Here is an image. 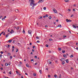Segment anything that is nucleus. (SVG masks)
Wrapping results in <instances>:
<instances>
[{
    "label": "nucleus",
    "mask_w": 78,
    "mask_h": 78,
    "mask_svg": "<svg viewBox=\"0 0 78 78\" xmlns=\"http://www.w3.org/2000/svg\"><path fill=\"white\" fill-rule=\"evenodd\" d=\"M73 27L74 28H76V27L74 25H73Z\"/></svg>",
    "instance_id": "9d476101"
},
{
    "label": "nucleus",
    "mask_w": 78,
    "mask_h": 78,
    "mask_svg": "<svg viewBox=\"0 0 78 78\" xmlns=\"http://www.w3.org/2000/svg\"><path fill=\"white\" fill-rule=\"evenodd\" d=\"M76 45H78V43H76Z\"/></svg>",
    "instance_id": "680f3d73"
},
{
    "label": "nucleus",
    "mask_w": 78,
    "mask_h": 78,
    "mask_svg": "<svg viewBox=\"0 0 78 78\" xmlns=\"http://www.w3.org/2000/svg\"><path fill=\"white\" fill-rule=\"evenodd\" d=\"M5 20V18H2V20Z\"/></svg>",
    "instance_id": "f704fd0d"
},
{
    "label": "nucleus",
    "mask_w": 78,
    "mask_h": 78,
    "mask_svg": "<svg viewBox=\"0 0 78 78\" xmlns=\"http://www.w3.org/2000/svg\"><path fill=\"white\" fill-rule=\"evenodd\" d=\"M23 33L24 34H25V30L24 29H23Z\"/></svg>",
    "instance_id": "9b49d317"
},
{
    "label": "nucleus",
    "mask_w": 78,
    "mask_h": 78,
    "mask_svg": "<svg viewBox=\"0 0 78 78\" xmlns=\"http://www.w3.org/2000/svg\"><path fill=\"white\" fill-rule=\"evenodd\" d=\"M10 47V46L9 45V44H8V45L7 48H9Z\"/></svg>",
    "instance_id": "ea45409f"
},
{
    "label": "nucleus",
    "mask_w": 78,
    "mask_h": 78,
    "mask_svg": "<svg viewBox=\"0 0 78 78\" xmlns=\"http://www.w3.org/2000/svg\"><path fill=\"white\" fill-rule=\"evenodd\" d=\"M54 77L55 78H57V77H58V76H57V75H55Z\"/></svg>",
    "instance_id": "aec40b11"
},
{
    "label": "nucleus",
    "mask_w": 78,
    "mask_h": 78,
    "mask_svg": "<svg viewBox=\"0 0 78 78\" xmlns=\"http://www.w3.org/2000/svg\"><path fill=\"white\" fill-rule=\"evenodd\" d=\"M35 48V46H34L33 47V48Z\"/></svg>",
    "instance_id": "13d9d810"
},
{
    "label": "nucleus",
    "mask_w": 78,
    "mask_h": 78,
    "mask_svg": "<svg viewBox=\"0 0 78 78\" xmlns=\"http://www.w3.org/2000/svg\"><path fill=\"white\" fill-rule=\"evenodd\" d=\"M30 55H33V52H30Z\"/></svg>",
    "instance_id": "052dcab7"
},
{
    "label": "nucleus",
    "mask_w": 78,
    "mask_h": 78,
    "mask_svg": "<svg viewBox=\"0 0 78 78\" xmlns=\"http://www.w3.org/2000/svg\"><path fill=\"white\" fill-rule=\"evenodd\" d=\"M8 56H10L11 55V53H8Z\"/></svg>",
    "instance_id": "c85d7f7f"
},
{
    "label": "nucleus",
    "mask_w": 78,
    "mask_h": 78,
    "mask_svg": "<svg viewBox=\"0 0 78 78\" xmlns=\"http://www.w3.org/2000/svg\"><path fill=\"white\" fill-rule=\"evenodd\" d=\"M39 72L41 74L42 73V71L40 70L39 71Z\"/></svg>",
    "instance_id": "b1692460"
},
{
    "label": "nucleus",
    "mask_w": 78,
    "mask_h": 78,
    "mask_svg": "<svg viewBox=\"0 0 78 78\" xmlns=\"http://www.w3.org/2000/svg\"><path fill=\"white\" fill-rule=\"evenodd\" d=\"M32 51H33V52L34 51V49H32Z\"/></svg>",
    "instance_id": "de8ad7c7"
},
{
    "label": "nucleus",
    "mask_w": 78,
    "mask_h": 78,
    "mask_svg": "<svg viewBox=\"0 0 78 78\" xmlns=\"http://www.w3.org/2000/svg\"><path fill=\"white\" fill-rule=\"evenodd\" d=\"M18 46H21V44L20 43H18Z\"/></svg>",
    "instance_id": "412c9836"
},
{
    "label": "nucleus",
    "mask_w": 78,
    "mask_h": 78,
    "mask_svg": "<svg viewBox=\"0 0 78 78\" xmlns=\"http://www.w3.org/2000/svg\"><path fill=\"white\" fill-rule=\"evenodd\" d=\"M49 41H53V40H52V39H49Z\"/></svg>",
    "instance_id": "bb28decb"
},
{
    "label": "nucleus",
    "mask_w": 78,
    "mask_h": 78,
    "mask_svg": "<svg viewBox=\"0 0 78 78\" xmlns=\"http://www.w3.org/2000/svg\"><path fill=\"white\" fill-rule=\"evenodd\" d=\"M15 41H14V40H13V43H14Z\"/></svg>",
    "instance_id": "774afa93"
},
{
    "label": "nucleus",
    "mask_w": 78,
    "mask_h": 78,
    "mask_svg": "<svg viewBox=\"0 0 78 78\" xmlns=\"http://www.w3.org/2000/svg\"><path fill=\"white\" fill-rule=\"evenodd\" d=\"M7 31H8V32H9L10 31L9 30H7Z\"/></svg>",
    "instance_id": "0e129e2a"
},
{
    "label": "nucleus",
    "mask_w": 78,
    "mask_h": 78,
    "mask_svg": "<svg viewBox=\"0 0 78 78\" xmlns=\"http://www.w3.org/2000/svg\"><path fill=\"white\" fill-rule=\"evenodd\" d=\"M44 0H39L38 2V3H43V2H44Z\"/></svg>",
    "instance_id": "f03ea898"
},
{
    "label": "nucleus",
    "mask_w": 78,
    "mask_h": 78,
    "mask_svg": "<svg viewBox=\"0 0 78 78\" xmlns=\"http://www.w3.org/2000/svg\"><path fill=\"white\" fill-rule=\"evenodd\" d=\"M29 2L30 3V6H32L31 9H34V6H36L37 3H34V0H29Z\"/></svg>",
    "instance_id": "f257e3e1"
},
{
    "label": "nucleus",
    "mask_w": 78,
    "mask_h": 78,
    "mask_svg": "<svg viewBox=\"0 0 78 78\" xmlns=\"http://www.w3.org/2000/svg\"><path fill=\"white\" fill-rule=\"evenodd\" d=\"M66 62L67 63H69V60L68 59H67L66 60Z\"/></svg>",
    "instance_id": "1a4fd4ad"
},
{
    "label": "nucleus",
    "mask_w": 78,
    "mask_h": 78,
    "mask_svg": "<svg viewBox=\"0 0 78 78\" xmlns=\"http://www.w3.org/2000/svg\"><path fill=\"white\" fill-rule=\"evenodd\" d=\"M58 14H59L60 15H61L62 16V17H63V16L62 15V14H61L60 13H58Z\"/></svg>",
    "instance_id": "58836bf2"
},
{
    "label": "nucleus",
    "mask_w": 78,
    "mask_h": 78,
    "mask_svg": "<svg viewBox=\"0 0 78 78\" xmlns=\"http://www.w3.org/2000/svg\"><path fill=\"white\" fill-rule=\"evenodd\" d=\"M1 54H3V52L2 51H1Z\"/></svg>",
    "instance_id": "c03bdc74"
},
{
    "label": "nucleus",
    "mask_w": 78,
    "mask_h": 78,
    "mask_svg": "<svg viewBox=\"0 0 78 78\" xmlns=\"http://www.w3.org/2000/svg\"><path fill=\"white\" fill-rule=\"evenodd\" d=\"M43 9H44V10H46V7H44Z\"/></svg>",
    "instance_id": "c9c22d12"
},
{
    "label": "nucleus",
    "mask_w": 78,
    "mask_h": 78,
    "mask_svg": "<svg viewBox=\"0 0 78 78\" xmlns=\"http://www.w3.org/2000/svg\"><path fill=\"white\" fill-rule=\"evenodd\" d=\"M57 27H62V26H61V25L59 24L57 26Z\"/></svg>",
    "instance_id": "0eeeda50"
},
{
    "label": "nucleus",
    "mask_w": 78,
    "mask_h": 78,
    "mask_svg": "<svg viewBox=\"0 0 78 78\" xmlns=\"http://www.w3.org/2000/svg\"><path fill=\"white\" fill-rule=\"evenodd\" d=\"M46 47H48V44H46Z\"/></svg>",
    "instance_id": "79ce46f5"
},
{
    "label": "nucleus",
    "mask_w": 78,
    "mask_h": 78,
    "mask_svg": "<svg viewBox=\"0 0 78 78\" xmlns=\"http://www.w3.org/2000/svg\"><path fill=\"white\" fill-rule=\"evenodd\" d=\"M18 66H19V67H21V65L19 64V65H18Z\"/></svg>",
    "instance_id": "603ef678"
},
{
    "label": "nucleus",
    "mask_w": 78,
    "mask_h": 78,
    "mask_svg": "<svg viewBox=\"0 0 78 78\" xmlns=\"http://www.w3.org/2000/svg\"><path fill=\"white\" fill-rule=\"evenodd\" d=\"M15 11H16V12H19V10L17 9H16L15 10Z\"/></svg>",
    "instance_id": "473e14b6"
},
{
    "label": "nucleus",
    "mask_w": 78,
    "mask_h": 78,
    "mask_svg": "<svg viewBox=\"0 0 78 78\" xmlns=\"http://www.w3.org/2000/svg\"><path fill=\"white\" fill-rule=\"evenodd\" d=\"M63 38H64L65 37H66V36L63 35Z\"/></svg>",
    "instance_id": "2f4dec72"
},
{
    "label": "nucleus",
    "mask_w": 78,
    "mask_h": 78,
    "mask_svg": "<svg viewBox=\"0 0 78 78\" xmlns=\"http://www.w3.org/2000/svg\"><path fill=\"white\" fill-rule=\"evenodd\" d=\"M33 75H34V76H36V74L35 73H33Z\"/></svg>",
    "instance_id": "2eb2a0df"
},
{
    "label": "nucleus",
    "mask_w": 78,
    "mask_h": 78,
    "mask_svg": "<svg viewBox=\"0 0 78 78\" xmlns=\"http://www.w3.org/2000/svg\"><path fill=\"white\" fill-rule=\"evenodd\" d=\"M60 60L62 62H65V61H66V59L64 58H61L60 59Z\"/></svg>",
    "instance_id": "7ed1b4c3"
},
{
    "label": "nucleus",
    "mask_w": 78,
    "mask_h": 78,
    "mask_svg": "<svg viewBox=\"0 0 78 78\" xmlns=\"http://www.w3.org/2000/svg\"><path fill=\"white\" fill-rule=\"evenodd\" d=\"M26 67H29V65L28 64H26Z\"/></svg>",
    "instance_id": "dca6fc26"
},
{
    "label": "nucleus",
    "mask_w": 78,
    "mask_h": 78,
    "mask_svg": "<svg viewBox=\"0 0 78 78\" xmlns=\"http://www.w3.org/2000/svg\"><path fill=\"white\" fill-rule=\"evenodd\" d=\"M19 27H17V28H16V30H19Z\"/></svg>",
    "instance_id": "e433bc0d"
},
{
    "label": "nucleus",
    "mask_w": 78,
    "mask_h": 78,
    "mask_svg": "<svg viewBox=\"0 0 78 78\" xmlns=\"http://www.w3.org/2000/svg\"><path fill=\"white\" fill-rule=\"evenodd\" d=\"M48 78H50V75H48Z\"/></svg>",
    "instance_id": "49530a36"
},
{
    "label": "nucleus",
    "mask_w": 78,
    "mask_h": 78,
    "mask_svg": "<svg viewBox=\"0 0 78 78\" xmlns=\"http://www.w3.org/2000/svg\"><path fill=\"white\" fill-rule=\"evenodd\" d=\"M49 53H50L51 52V51H49Z\"/></svg>",
    "instance_id": "69168bd1"
},
{
    "label": "nucleus",
    "mask_w": 78,
    "mask_h": 78,
    "mask_svg": "<svg viewBox=\"0 0 78 78\" xmlns=\"http://www.w3.org/2000/svg\"><path fill=\"white\" fill-rule=\"evenodd\" d=\"M49 19H51V16H50L49 17Z\"/></svg>",
    "instance_id": "4c0bfd02"
},
{
    "label": "nucleus",
    "mask_w": 78,
    "mask_h": 78,
    "mask_svg": "<svg viewBox=\"0 0 78 78\" xmlns=\"http://www.w3.org/2000/svg\"><path fill=\"white\" fill-rule=\"evenodd\" d=\"M36 38L37 39H39V37H36Z\"/></svg>",
    "instance_id": "4be33fe9"
},
{
    "label": "nucleus",
    "mask_w": 78,
    "mask_h": 78,
    "mask_svg": "<svg viewBox=\"0 0 78 78\" xmlns=\"http://www.w3.org/2000/svg\"><path fill=\"white\" fill-rule=\"evenodd\" d=\"M63 56L64 58H67V55H66L64 54L63 55Z\"/></svg>",
    "instance_id": "6e6552de"
},
{
    "label": "nucleus",
    "mask_w": 78,
    "mask_h": 78,
    "mask_svg": "<svg viewBox=\"0 0 78 78\" xmlns=\"http://www.w3.org/2000/svg\"><path fill=\"white\" fill-rule=\"evenodd\" d=\"M18 51H19V49H16V52H17Z\"/></svg>",
    "instance_id": "a878e982"
},
{
    "label": "nucleus",
    "mask_w": 78,
    "mask_h": 78,
    "mask_svg": "<svg viewBox=\"0 0 78 78\" xmlns=\"http://www.w3.org/2000/svg\"><path fill=\"white\" fill-rule=\"evenodd\" d=\"M8 66V63H5V66Z\"/></svg>",
    "instance_id": "72a5a7b5"
},
{
    "label": "nucleus",
    "mask_w": 78,
    "mask_h": 78,
    "mask_svg": "<svg viewBox=\"0 0 78 78\" xmlns=\"http://www.w3.org/2000/svg\"><path fill=\"white\" fill-rule=\"evenodd\" d=\"M65 50H62V52L63 53H65Z\"/></svg>",
    "instance_id": "6ab92c4d"
},
{
    "label": "nucleus",
    "mask_w": 78,
    "mask_h": 78,
    "mask_svg": "<svg viewBox=\"0 0 78 78\" xmlns=\"http://www.w3.org/2000/svg\"><path fill=\"white\" fill-rule=\"evenodd\" d=\"M53 11H54L55 13H58V12H57V11L56 10L53 9Z\"/></svg>",
    "instance_id": "423d86ee"
},
{
    "label": "nucleus",
    "mask_w": 78,
    "mask_h": 78,
    "mask_svg": "<svg viewBox=\"0 0 78 78\" xmlns=\"http://www.w3.org/2000/svg\"><path fill=\"white\" fill-rule=\"evenodd\" d=\"M14 33V31H13V30H11V32H10V33Z\"/></svg>",
    "instance_id": "4468645a"
},
{
    "label": "nucleus",
    "mask_w": 78,
    "mask_h": 78,
    "mask_svg": "<svg viewBox=\"0 0 78 78\" xmlns=\"http://www.w3.org/2000/svg\"><path fill=\"white\" fill-rule=\"evenodd\" d=\"M9 73L10 74V75H11V71H10L9 72Z\"/></svg>",
    "instance_id": "c756f323"
},
{
    "label": "nucleus",
    "mask_w": 78,
    "mask_h": 78,
    "mask_svg": "<svg viewBox=\"0 0 78 78\" xmlns=\"http://www.w3.org/2000/svg\"><path fill=\"white\" fill-rule=\"evenodd\" d=\"M58 50H59V51H61V48H58Z\"/></svg>",
    "instance_id": "7c9ffc66"
},
{
    "label": "nucleus",
    "mask_w": 78,
    "mask_h": 78,
    "mask_svg": "<svg viewBox=\"0 0 78 78\" xmlns=\"http://www.w3.org/2000/svg\"><path fill=\"white\" fill-rule=\"evenodd\" d=\"M12 51H14V48H12Z\"/></svg>",
    "instance_id": "4d7b16f0"
},
{
    "label": "nucleus",
    "mask_w": 78,
    "mask_h": 78,
    "mask_svg": "<svg viewBox=\"0 0 78 78\" xmlns=\"http://www.w3.org/2000/svg\"><path fill=\"white\" fill-rule=\"evenodd\" d=\"M3 35L5 36V33H4L3 34Z\"/></svg>",
    "instance_id": "6e6d98bb"
},
{
    "label": "nucleus",
    "mask_w": 78,
    "mask_h": 78,
    "mask_svg": "<svg viewBox=\"0 0 78 78\" xmlns=\"http://www.w3.org/2000/svg\"><path fill=\"white\" fill-rule=\"evenodd\" d=\"M70 57L71 58H73V55H72L70 56Z\"/></svg>",
    "instance_id": "ddd939ff"
},
{
    "label": "nucleus",
    "mask_w": 78,
    "mask_h": 78,
    "mask_svg": "<svg viewBox=\"0 0 78 78\" xmlns=\"http://www.w3.org/2000/svg\"><path fill=\"white\" fill-rule=\"evenodd\" d=\"M38 43H39V42H40V41H37V43H38Z\"/></svg>",
    "instance_id": "37998d69"
},
{
    "label": "nucleus",
    "mask_w": 78,
    "mask_h": 78,
    "mask_svg": "<svg viewBox=\"0 0 78 78\" xmlns=\"http://www.w3.org/2000/svg\"><path fill=\"white\" fill-rule=\"evenodd\" d=\"M46 17H48V15H46Z\"/></svg>",
    "instance_id": "5fc2aeb1"
},
{
    "label": "nucleus",
    "mask_w": 78,
    "mask_h": 78,
    "mask_svg": "<svg viewBox=\"0 0 78 78\" xmlns=\"http://www.w3.org/2000/svg\"><path fill=\"white\" fill-rule=\"evenodd\" d=\"M45 27L46 28H47V27H48V26H47V25H46L45 26Z\"/></svg>",
    "instance_id": "864d4df0"
},
{
    "label": "nucleus",
    "mask_w": 78,
    "mask_h": 78,
    "mask_svg": "<svg viewBox=\"0 0 78 78\" xmlns=\"http://www.w3.org/2000/svg\"><path fill=\"white\" fill-rule=\"evenodd\" d=\"M10 59H12V56H11L10 57Z\"/></svg>",
    "instance_id": "5701e85b"
},
{
    "label": "nucleus",
    "mask_w": 78,
    "mask_h": 78,
    "mask_svg": "<svg viewBox=\"0 0 78 78\" xmlns=\"http://www.w3.org/2000/svg\"><path fill=\"white\" fill-rule=\"evenodd\" d=\"M66 22H72V20H68V19H67L66 20Z\"/></svg>",
    "instance_id": "39448f33"
},
{
    "label": "nucleus",
    "mask_w": 78,
    "mask_h": 78,
    "mask_svg": "<svg viewBox=\"0 0 78 78\" xmlns=\"http://www.w3.org/2000/svg\"><path fill=\"white\" fill-rule=\"evenodd\" d=\"M68 11H71V9H68Z\"/></svg>",
    "instance_id": "09e8293b"
},
{
    "label": "nucleus",
    "mask_w": 78,
    "mask_h": 78,
    "mask_svg": "<svg viewBox=\"0 0 78 78\" xmlns=\"http://www.w3.org/2000/svg\"><path fill=\"white\" fill-rule=\"evenodd\" d=\"M65 64V62H63L62 63V65H63V64Z\"/></svg>",
    "instance_id": "cd10ccee"
},
{
    "label": "nucleus",
    "mask_w": 78,
    "mask_h": 78,
    "mask_svg": "<svg viewBox=\"0 0 78 78\" xmlns=\"http://www.w3.org/2000/svg\"><path fill=\"white\" fill-rule=\"evenodd\" d=\"M12 42V40H9L8 41V42H9V43H11V42Z\"/></svg>",
    "instance_id": "f8f14e48"
},
{
    "label": "nucleus",
    "mask_w": 78,
    "mask_h": 78,
    "mask_svg": "<svg viewBox=\"0 0 78 78\" xmlns=\"http://www.w3.org/2000/svg\"><path fill=\"white\" fill-rule=\"evenodd\" d=\"M45 17H46V16H43L44 18H45Z\"/></svg>",
    "instance_id": "bf43d9fd"
},
{
    "label": "nucleus",
    "mask_w": 78,
    "mask_h": 78,
    "mask_svg": "<svg viewBox=\"0 0 78 78\" xmlns=\"http://www.w3.org/2000/svg\"><path fill=\"white\" fill-rule=\"evenodd\" d=\"M34 61V59H32L30 60V61L32 62V61Z\"/></svg>",
    "instance_id": "a19ab883"
},
{
    "label": "nucleus",
    "mask_w": 78,
    "mask_h": 78,
    "mask_svg": "<svg viewBox=\"0 0 78 78\" xmlns=\"http://www.w3.org/2000/svg\"><path fill=\"white\" fill-rule=\"evenodd\" d=\"M28 34H31V30H28Z\"/></svg>",
    "instance_id": "20e7f679"
},
{
    "label": "nucleus",
    "mask_w": 78,
    "mask_h": 78,
    "mask_svg": "<svg viewBox=\"0 0 78 78\" xmlns=\"http://www.w3.org/2000/svg\"><path fill=\"white\" fill-rule=\"evenodd\" d=\"M8 36H9V35H8V34H7L6 35V37H8Z\"/></svg>",
    "instance_id": "393cba45"
},
{
    "label": "nucleus",
    "mask_w": 78,
    "mask_h": 78,
    "mask_svg": "<svg viewBox=\"0 0 78 78\" xmlns=\"http://www.w3.org/2000/svg\"><path fill=\"white\" fill-rule=\"evenodd\" d=\"M69 0H65V2H69Z\"/></svg>",
    "instance_id": "f3484780"
},
{
    "label": "nucleus",
    "mask_w": 78,
    "mask_h": 78,
    "mask_svg": "<svg viewBox=\"0 0 78 78\" xmlns=\"http://www.w3.org/2000/svg\"><path fill=\"white\" fill-rule=\"evenodd\" d=\"M20 64H22V62H20Z\"/></svg>",
    "instance_id": "8fccbe9b"
},
{
    "label": "nucleus",
    "mask_w": 78,
    "mask_h": 78,
    "mask_svg": "<svg viewBox=\"0 0 78 78\" xmlns=\"http://www.w3.org/2000/svg\"><path fill=\"white\" fill-rule=\"evenodd\" d=\"M12 48H14V46H12Z\"/></svg>",
    "instance_id": "e2e57ef3"
},
{
    "label": "nucleus",
    "mask_w": 78,
    "mask_h": 78,
    "mask_svg": "<svg viewBox=\"0 0 78 78\" xmlns=\"http://www.w3.org/2000/svg\"><path fill=\"white\" fill-rule=\"evenodd\" d=\"M73 11H75V9H73Z\"/></svg>",
    "instance_id": "3c124183"
},
{
    "label": "nucleus",
    "mask_w": 78,
    "mask_h": 78,
    "mask_svg": "<svg viewBox=\"0 0 78 78\" xmlns=\"http://www.w3.org/2000/svg\"><path fill=\"white\" fill-rule=\"evenodd\" d=\"M73 16H74V15H73V14L71 16V17H73Z\"/></svg>",
    "instance_id": "a18cd8bd"
},
{
    "label": "nucleus",
    "mask_w": 78,
    "mask_h": 78,
    "mask_svg": "<svg viewBox=\"0 0 78 78\" xmlns=\"http://www.w3.org/2000/svg\"><path fill=\"white\" fill-rule=\"evenodd\" d=\"M46 70H48V68H46Z\"/></svg>",
    "instance_id": "338daca9"
},
{
    "label": "nucleus",
    "mask_w": 78,
    "mask_h": 78,
    "mask_svg": "<svg viewBox=\"0 0 78 78\" xmlns=\"http://www.w3.org/2000/svg\"><path fill=\"white\" fill-rule=\"evenodd\" d=\"M58 78H61V74L59 75V76H58Z\"/></svg>",
    "instance_id": "a211bd4d"
}]
</instances>
